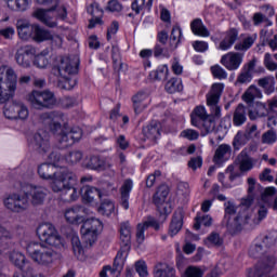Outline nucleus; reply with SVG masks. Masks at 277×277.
Returning a JSON list of instances; mask_svg holds the SVG:
<instances>
[{
    "mask_svg": "<svg viewBox=\"0 0 277 277\" xmlns=\"http://www.w3.org/2000/svg\"><path fill=\"white\" fill-rule=\"evenodd\" d=\"M224 88V83L214 82L206 94V103L210 114L207 113V108L202 105L196 106L190 114V124L199 129L201 135L213 133L215 131V118H222L220 100L222 98Z\"/></svg>",
    "mask_w": 277,
    "mask_h": 277,
    "instance_id": "f257e3e1",
    "label": "nucleus"
},
{
    "mask_svg": "<svg viewBox=\"0 0 277 277\" xmlns=\"http://www.w3.org/2000/svg\"><path fill=\"white\" fill-rule=\"evenodd\" d=\"M52 166L49 163H43L38 168V174L41 179H51V189L61 194L62 200L64 202H75L79 198V190L77 189V174L67 168H62L56 171L53 176L49 170Z\"/></svg>",
    "mask_w": 277,
    "mask_h": 277,
    "instance_id": "f03ea898",
    "label": "nucleus"
},
{
    "mask_svg": "<svg viewBox=\"0 0 277 277\" xmlns=\"http://www.w3.org/2000/svg\"><path fill=\"white\" fill-rule=\"evenodd\" d=\"M79 70V61L77 58L63 57L57 68L53 69V72H57L58 88L63 90H72L77 85V79L70 77V75H77Z\"/></svg>",
    "mask_w": 277,
    "mask_h": 277,
    "instance_id": "7ed1b4c3",
    "label": "nucleus"
},
{
    "mask_svg": "<svg viewBox=\"0 0 277 277\" xmlns=\"http://www.w3.org/2000/svg\"><path fill=\"white\" fill-rule=\"evenodd\" d=\"M18 78L13 68L5 65L0 67V105H8L16 94Z\"/></svg>",
    "mask_w": 277,
    "mask_h": 277,
    "instance_id": "20e7f679",
    "label": "nucleus"
},
{
    "mask_svg": "<svg viewBox=\"0 0 277 277\" xmlns=\"http://www.w3.org/2000/svg\"><path fill=\"white\" fill-rule=\"evenodd\" d=\"M22 192L24 196L12 194L4 199V207L13 211V213H22L29 207V196H31L32 200H36V186L24 183L22 184Z\"/></svg>",
    "mask_w": 277,
    "mask_h": 277,
    "instance_id": "39448f33",
    "label": "nucleus"
},
{
    "mask_svg": "<svg viewBox=\"0 0 277 277\" xmlns=\"http://www.w3.org/2000/svg\"><path fill=\"white\" fill-rule=\"evenodd\" d=\"M44 3H48L52 5L50 9H38L36 11V18L43 23V25H47V27H57V21H55V13L56 12V18H60L61 21H66L68 17V11L66 10V6H58L60 0H44Z\"/></svg>",
    "mask_w": 277,
    "mask_h": 277,
    "instance_id": "423d86ee",
    "label": "nucleus"
},
{
    "mask_svg": "<svg viewBox=\"0 0 277 277\" xmlns=\"http://www.w3.org/2000/svg\"><path fill=\"white\" fill-rule=\"evenodd\" d=\"M101 230H103V222H101V220L91 217L83 221L80 229L82 241H84L87 246H94L98 239V233H101Z\"/></svg>",
    "mask_w": 277,
    "mask_h": 277,
    "instance_id": "0eeeda50",
    "label": "nucleus"
},
{
    "mask_svg": "<svg viewBox=\"0 0 277 277\" xmlns=\"http://www.w3.org/2000/svg\"><path fill=\"white\" fill-rule=\"evenodd\" d=\"M37 235L42 241V243H47L48 246H62V237L57 234V229L51 223H43L38 226Z\"/></svg>",
    "mask_w": 277,
    "mask_h": 277,
    "instance_id": "6e6552de",
    "label": "nucleus"
},
{
    "mask_svg": "<svg viewBox=\"0 0 277 277\" xmlns=\"http://www.w3.org/2000/svg\"><path fill=\"white\" fill-rule=\"evenodd\" d=\"M239 206L236 208L233 202L228 201L225 203V220H227V226L229 228H235L236 230H241V226H246L247 224H250V217L252 215V212L249 213L248 222L241 223V220L239 219L240 215Z\"/></svg>",
    "mask_w": 277,
    "mask_h": 277,
    "instance_id": "1a4fd4ad",
    "label": "nucleus"
},
{
    "mask_svg": "<svg viewBox=\"0 0 277 277\" xmlns=\"http://www.w3.org/2000/svg\"><path fill=\"white\" fill-rule=\"evenodd\" d=\"M3 114L8 120H27V118H29V109L21 102L5 104Z\"/></svg>",
    "mask_w": 277,
    "mask_h": 277,
    "instance_id": "9d476101",
    "label": "nucleus"
},
{
    "mask_svg": "<svg viewBox=\"0 0 277 277\" xmlns=\"http://www.w3.org/2000/svg\"><path fill=\"white\" fill-rule=\"evenodd\" d=\"M62 120H64V115L60 111L44 113L40 116V121L54 135H57L58 131L62 130Z\"/></svg>",
    "mask_w": 277,
    "mask_h": 277,
    "instance_id": "9b49d317",
    "label": "nucleus"
},
{
    "mask_svg": "<svg viewBox=\"0 0 277 277\" xmlns=\"http://www.w3.org/2000/svg\"><path fill=\"white\" fill-rule=\"evenodd\" d=\"M17 36L24 42H36V24H30L29 19H17Z\"/></svg>",
    "mask_w": 277,
    "mask_h": 277,
    "instance_id": "f8f14e48",
    "label": "nucleus"
},
{
    "mask_svg": "<svg viewBox=\"0 0 277 277\" xmlns=\"http://www.w3.org/2000/svg\"><path fill=\"white\" fill-rule=\"evenodd\" d=\"M15 60L23 68H29L31 64L36 66V48L31 45H25L17 50Z\"/></svg>",
    "mask_w": 277,
    "mask_h": 277,
    "instance_id": "ddd939ff",
    "label": "nucleus"
},
{
    "mask_svg": "<svg viewBox=\"0 0 277 277\" xmlns=\"http://www.w3.org/2000/svg\"><path fill=\"white\" fill-rule=\"evenodd\" d=\"M256 187V185H251L248 187V196L246 198L241 199V202L239 205V211L240 214L238 216V220H240V222L242 224H246V222H248V220H250V213H251V208L252 203L254 202V188Z\"/></svg>",
    "mask_w": 277,
    "mask_h": 277,
    "instance_id": "4468645a",
    "label": "nucleus"
},
{
    "mask_svg": "<svg viewBox=\"0 0 277 277\" xmlns=\"http://www.w3.org/2000/svg\"><path fill=\"white\" fill-rule=\"evenodd\" d=\"M243 52H227L221 57L220 63L226 70L235 71L241 68V64H243Z\"/></svg>",
    "mask_w": 277,
    "mask_h": 277,
    "instance_id": "2eb2a0df",
    "label": "nucleus"
},
{
    "mask_svg": "<svg viewBox=\"0 0 277 277\" xmlns=\"http://www.w3.org/2000/svg\"><path fill=\"white\" fill-rule=\"evenodd\" d=\"M168 194H170L168 186L161 185L153 197L154 205H156L161 215H168L171 211L170 208H168V203H166Z\"/></svg>",
    "mask_w": 277,
    "mask_h": 277,
    "instance_id": "dca6fc26",
    "label": "nucleus"
},
{
    "mask_svg": "<svg viewBox=\"0 0 277 277\" xmlns=\"http://www.w3.org/2000/svg\"><path fill=\"white\" fill-rule=\"evenodd\" d=\"M64 217L67 224H83V222H85V208L81 206H74L71 208H67L64 211Z\"/></svg>",
    "mask_w": 277,
    "mask_h": 277,
    "instance_id": "f3484780",
    "label": "nucleus"
},
{
    "mask_svg": "<svg viewBox=\"0 0 277 277\" xmlns=\"http://www.w3.org/2000/svg\"><path fill=\"white\" fill-rule=\"evenodd\" d=\"M37 109H53L57 105L55 94L49 90L36 93Z\"/></svg>",
    "mask_w": 277,
    "mask_h": 277,
    "instance_id": "a211bd4d",
    "label": "nucleus"
},
{
    "mask_svg": "<svg viewBox=\"0 0 277 277\" xmlns=\"http://www.w3.org/2000/svg\"><path fill=\"white\" fill-rule=\"evenodd\" d=\"M239 40V30L230 28L221 35V41L219 42V51H230L233 45Z\"/></svg>",
    "mask_w": 277,
    "mask_h": 277,
    "instance_id": "6ab92c4d",
    "label": "nucleus"
},
{
    "mask_svg": "<svg viewBox=\"0 0 277 277\" xmlns=\"http://www.w3.org/2000/svg\"><path fill=\"white\" fill-rule=\"evenodd\" d=\"M160 224L159 222H157V220H155L154 217H148L147 221L140 223L136 227V241L137 243H144V239H146V237L144 236V233L146 230H148V228H155V230H159L160 228Z\"/></svg>",
    "mask_w": 277,
    "mask_h": 277,
    "instance_id": "aec40b11",
    "label": "nucleus"
},
{
    "mask_svg": "<svg viewBox=\"0 0 277 277\" xmlns=\"http://www.w3.org/2000/svg\"><path fill=\"white\" fill-rule=\"evenodd\" d=\"M256 34L248 35L242 34L240 35V40L235 44L234 49L235 51H238L239 53H246V51H250L254 43L256 42Z\"/></svg>",
    "mask_w": 277,
    "mask_h": 277,
    "instance_id": "412c9836",
    "label": "nucleus"
},
{
    "mask_svg": "<svg viewBox=\"0 0 277 277\" xmlns=\"http://www.w3.org/2000/svg\"><path fill=\"white\" fill-rule=\"evenodd\" d=\"M132 103L134 113L142 114L150 105V97L146 92H138L132 96Z\"/></svg>",
    "mask_w": 277,
    "mask_h": 277,
    "instance_id": "4be33fe9",
    "label": "nucleus"
},
{
    "mask_svg": "<svg viewBox=\"0 0 277 277\" xmlns=\"http://www.w3.org/2000/svg\"><path fill=\"white\" fill-rule=\"evenodd\" d=\"M143 135L146 140L155 142L161 137V123L159 121H151L143 128Z\"/></svg>",
    "mask_w": 277,
    "mask_h": 277,
    "instance_id": "5701e85b",
    "label": "nucleus"
},
{
    "mask_svg": "<svg viewBox=\"0 0 277 277\" xmlns=\"http://www.w3.org/2000/svg\"><path fill=\"white\" fill-rule=\"evenodd\" d=\"M87 12L88 14H91V16H93V18L90 19L89 29H94L96 25H103V19H101V16H103V10L98 8V4L96 2L91 3L87 8Z\"/></svg>",
    "mask_w": 277,
    "mask_h": 277,
    "instance_id": "b1692460",
    "label": "nucleus"
},
{
    "mask_svg": "<svg viewBox=\"0 0 277 277\" xmlns=\"http://www.w3.org/2000/svg\"><path fill=\"white\" fill-rule=\"evenodd\" d=\"M113 163L110 158H101L98 156H93L90 159L89 168L91 170H98V172H105V170H110Z\"/></svg>",
    "mask_w": 277,
    "mask_h": 277,
    "instance_id": "393cba45",
    "label": "nucleus"
},
{
    "mask_svg": "<svg viewBox=\"0 0 277 277\" xmlns=\"http://www.w3.org/2000/svg\"><path fill=\"white\" fill-rule=\"evenodd\" d=\"M133 189V181L128 179L120 188V205L127 211L129 210V198Z\"/></svg>",
    "mask_w": 277,
    "mask_h": 277,
    "instance_id": "a878e982",
    "label": "nucleus"
},
{
    "mask_svg": "<svg viewBox=\"0 0 277 277\" xmlns=\"http://www.w3.org/2000/svg\"><path fill=\"white\" fill-rule=\"evenodd\" d=\"M153 274L154 277H176V269L166 263H158L155 265Z\"/></svg>",
    "mask_w": 277,
    "mask_h": 277,
    "instance_id": "bb28decb",
    "label": "nucleus"
},
{
    "mask_svg": "<svg viewBox=\"0 0 277 277\" xmlns=\"http://www.w3.org/2000/svg\"><path fill=\"white\" fill-rule=\"evenodd\" d=\"M119 233L122 248L129 250L131 248V224L129 222L121 223Z\"/></svg>",
    "mask_w": 277,
    "mask_h": 277,
    "instance_id": "cd10ccee",
    "label": "nucleus"
},
{
    "mask_svg": "<svg viewBox=\"0 0 277 277\" xmlns=\"http://www.w3.org/2000/svg\"><path fill=\"white\" fill-rule=\"evenodd\" d=\"M190 29L195 36H199L200 38H209L211 36V32H209V29L200 18H195L190 23Z\"/></svg>",
    "mask_w": 277,
    "mask_h": 277,
    "instance_id": "c85d7f7f",
    "label": "nucleus"
},
{
    "mask_svg": "<svg viewBox=\"0 0 277 277\" xmlns=\"http://www.w3.org/2000/svg\"><path fill=\"white\" fill-rule=\"evenodd\" d=\"M247 114L248 108L242 104H239L233 115L234 127H241L242 124H246V120H248Z\"/></svg>",
    "mask_w": 277,
    "mask_h": 277,
    "instance_id": "c756f323",
    "label": "nucleus"
},
{
    "mask_svg": "<svg viewBox=\"0 0 277 277\" xmlns=\"http://www.w3.org/2000/svg\"><path fill=\"white\" fill-rule=\"evenodd\" d=\"M182 228H183V213L179 211L173 214L171 224L169 226L170 237H174L175 235H179Z\"/></svg>",
    "mask_w": 277,
    "mask_h": 277,
    "instance_id": "7c9ffc66",
    "label": "nucleus"
},
{
    "mask_svg": "<svg viewBox=\"0 0 277 277\" xmlns=\"http://www.w3.org/2000/svg\"><path fill=\"white\" fill-rule=\"evenodd\" d=\"M258 85L262 88L264 94H274L276 90V80L274 79L273 76H266L258 80Z\"/></svg>",
    "mask_w": 277,
    "mask_h": 277,
    "instance_id": "2f4dec72",
    "label": "nucleus"
},
{
    "mask_svg": "<svg viewBox=\"0 0 277 277\" xmlns=\"http://www.w3.org/2000/svg\"><path fill=\"white\" fill-rule=\"evenodd\" d=\"M256 98H263V92L256 85L251 84L242 95L245 103H254Z\"/></svg>",
    "mask_w": 277,
    "mask_h": 277,
    "instance_id": "473e14b6",
    "label": "nucleus"
},
{
    "mask_svg": "<svg viewBox=\"0 0 277 277\" xmlns=\"http://www.w3.org/2000/svg\"><path fill=\"white\" fill-rule=\"evenodd\" d=\"M82 200L83 202L90 203L94 202V198H103L101 190L93 186H84L82 189Z\"/></svg>",
    "mask_w": 277,
    "mask_h": 277,
    "instance_id": "72a5a7b5",
    "label": "nucleus"
},
{
    "mask_svg": "<svg viewBox=\"0 0 277 277\" xmlns=\"http://www.w3.org/2000/svg\"><path fill=\"white\" fill-rule=\"evenodd\" d=\"M81 135V128H72L68 132H62L58 140L60 142H70L69 144H75V142H79Z\"/></svg>",
    "mask_w": 277,
    "mask_h": 277,
    "instance_id": "f704fd0d",
    "label": "nucleus"
},
{
    "mask_svg": "<svg viewBox=\"0 0 277 277\" xmlns=\"http://www.w3.org/2000/svg\"><path fill=\"white\" fill-rule=\"evenodd\" d=\"M238 161L240 172H250L254 168V161L246 151H241L238 155Z\"/></svg>",
    "mask_w": 277,
    "mask_h": 277,
    "instance_id": "c9c22d12",
    "label": "nucleus"
},
{
    "mask_svg": "<svg viewBox=\"0 0 277 277\" xmlns=\"http://www.w3.org/2000/svg\"><path fill=\"white\" fill-rule=\"evenodd\" d=\"M183 38V30L181 27L173 26L170 38H169V47L171 51H176L179 44L181 43V39Z\"/></svg>",
    "mask_w": 277,
    "mask_h": 277,
    "instance_id": "e433bc0d",
    "label": "nucleus"
},
{
    "mask_svg": "<svg viewBox=\"0 0 277 277\" xmlns=\"http://www.w3.org/2000/svg\"><path fill=\"white\" fill-rule=\"evenodd\" d=\"M36 261L39 265H49L53 263V250L43 249L42 251H37Z\"/></svg>",
    "mask_w": 277,
    "mask_h": 277,
    "instance_id": "4c0bfd02",
    "label": "nucleus"
},
{
    "mask_svg": "<svg viewBox=\"0 0 277 277\" xmlns=\"http://www.w3.org/2000/svg\"><path fill=\"white\" fill-rule=\"evenodd\" d=\"M115 211L116 205L109 199H105L97 208V213L106 217H109V215H111V213H114Z\"/></svg>",
    "mask_w": 277,
    "mask_h": 277,
    "instance_id": "58836bf2",
    "label": "nucleus"
},
{
    "mask_svg": "<svg viewBox=\"0 0 277 277\" xmlns=\"http://www.w3.org/2000/svg\"><path fill=\"white\" fill-rule=\"evenodd\" d=\"M164 88L169 94H175V92H183V80L181 78H171L166 83Z\"/></svg>",
    "mask_w": 277,
    "mask_h": 277,
    "instance_id": "ea45409f",
    "label": "nucleus"
},
{
    "mask_svg": "<svg viewBox=\"0 0 277 277\" xmlns=\"http://www.w3.org/2000/svg\"><path fill=\"white\" fill-rule=\"evenodd\" d=\"M169 74L170 69L168 68V65H160L156 70L149 74V77L156 81H166Z\"/></svg>",
    "mask_w": 277,
    "mask_h": 277,
    "instance_id": "a19ab883",
    "label": "nucleus"
},
{
    "mask_svg": "<svg viewBox=\"0 0 277 277\" xmlns=\"http://www.w3.org/2000/svg\"><path fill=\"white\" fill-rule=\"evenodd\" d=\"M211 224H213V219L211 217V215L198 213L195 217L194 228L195 230H200L201 226L209 227L211 226Z\"/></svg>",
    "mask_w": 277,
    "mask_h": 277,
    "instance_id": "79ce46f5",
    "label": "nucleus"
},
{
    "mask_svg": "<svg viewBox=\"0 0 277 277\" xmlns=\"http://www.w3.org/2000/svg\"><path fill=\"white\" fill-rule=\"evenodd\" d=\"M230 153H232L230 145H228V144H222V145H220V146L216 148L215 154H214V157H213L214 163H216V164L222 163V161H223V159H224V156H225V155H230Z\"/></svg>",
    "mask_w": 277,
    "mask_h": 277,
    "instance_id": "37998d69",
    "label": "nucleus"
},
{
    "mask_svg": "<svg viewBox=\"0 0 277 277\" xmlns=\"http://www.w3.org/2000/svg\"><path fill=\"white\" fill-rule=\"evenodd\" d=\"M11 263L15 265L18 269H23L27 263L25 255L18 251H12L9 256Z\"/></svg>",
    "mask_w": 277,
    "mask_h": 277,
    "instance_id": "c03bdc74",
    "label": "nucleus"
},
{
    "mask_svg": "<svg viewBox=\"0 0 277 277\" xmlns=\"http://www.w3.org/2000/svg\"><path fill=\"white\" fill-rule=\"evenodd\" d=\"M155 0H134L131 4V8L135 14H141L144 11V8H147L148 11L153 8V3Z\"/></svg>",
    "mask_w": 277,
    "mask_h": 277,
    "instance_id": "a18cd8bd",
    "label": "nucleus"
},
{
    "mask_svg": "<svg viewBox=\"0 0 277 277\" xmlns=\"http://www.w3.org/2000/svg\"><path fill=\"white\" fill-rule=\"evenodd\" d=\"M256 209H258V219H252V210H251L250 221L249 223H247V224H250V226H252V224H259L260 222H262V220H265V217H267V207L260 203L256 206Z\"/></svg>",
    "mask_w": 277,
    "mask_h": 277,
    "instance_id": "49530a36",
    "label": "nucleus"
},
{
    "mask_svg": "<svg viewBox=\"0 0 277 277\" xmlns=\"http://www.w3.org/2000/svg\"><path fill=\"white\" fill-rule=\"evenodd\" d=\"M174 50H171L170 45L167 48L161 47V44H156L153 50V54L155 57H171Z\"/></svg>",
    "mask_w": 277,
    "mask_h": 277,
    "instance_id": "de8ad7c7",
    "label": "nucleus"
},
{
    "mask_svg": "<svg viewBox=\"0 0 277 277\" xmlns=\"http://www.w3.org/2000/svg\"><path fill=\"white\" fill-rule=\"evenodd\" d=\"M211 75L214 79H219V81H224V79H228V72L224 67L220 65H214L210 68Z\"/></svg>",
    "mask_w": 277,
    "mask_h": 277,
    "instance_id": "09e8293b",
    "label": "nucleus"
},
{
    "mask_svg": "<svg viewBox=\"0 0 277 277\" xmlns=\"http://www.w3.org/2000/svg\"><path fill=\"white\" fill-rule=\"evenodd\" d=\"M71 246L75 256L79 261H83V247L81 246V240L77 236L71 238Z\"/></svg>",
    "mask_w": 277,
    "mask_h": 277,
    "instance_id": "8fccbe9b",
    "label": "nucleus"
},
{
    "mask_svg": "<svg viewBox=\"0 0 277 277\" xmlns=\"http://www.w3.org/2000/svg\"><path fill=\"white\" fill-rule=\"evenodd\" d=\"M205 276V269L200 266H188L182 277H203Z\"/></svg>",
    "mask_w": 277,
    "mask_h": 277,
    "instance_id": "3c124183",
    "label": "nucleus"
},
{
    "mask_svg": "<svg viewBox=\"0 0 277 277\" xmlns=\"http://www.w3.org/2000/svg\"><path fill=\"white\" fill-rule=\"evenodd\" d=\"M258 62L259 61L256 58H252L243 65L242 69L247 70L251 75H254V72H265V68L256 65Z\"/></svg>",
    "mask_w": 277,
    "mask_h": 277,
    "instance_id": "603ef678",
    "label": "nucleus"
},
{
    "mask_svg": "<svg viewBox=\"0 0 277 277\" xmlns=\"http://www.w3.org/2000/svg\"><path fill=\"white\" fill-rule=\"evenodd\" d=\"M223 240L220 238V234L217 233H212L205 239V246L208 248H213V247H220L222 246Z\"/></svg>",
    "mask_w": 277,
    "mask_h": 277,
    "instance_id": "864d4df0",
    "label": "nucleus"
},
{
    "mask_svg": "<svg viewBox=\"0 0 277 277\" xmlns=\"http://www.w3.org/2000/svg\"><path fill=\"white\" fill-rule=\"evenodd\" d=\"M246 140H254L261 137V132L256 124H248L245 131Z\"/></svg>",
    "mask_w": 277,
    "mask_h": 277,
    "instance_id": "5fc2aeb1",
    "label": "nucleus"
},
{
    "mask_svg": "<svg viewBox=\"0 0 277 277\" xmlns=\"http://www.w3.org/2000/svg\"><path fill=\"white\" fill-rule=\"evenodd\" d=\"M9 9L15 12H25L29 8V0H13Z\"/></svg>",
    "mask_w": 277,
    "mask_h": 277,
    "instance_id": "6e6d98bb",
    "label": "nucleus"
},
{
    "mask_svg": "<svg viewBox=\"0 0 277 277\" xmlns=\"http://www.w3.org/2000/svg\"><path fill=\"white\" fill-rule=\"evenodd\" d=\"M180 136H182L184 140H188V142H196V140L200 137V132L194 129H185L181 132Z\"/></svg>",
    "mask_w": 277,
    "mask_h": 277,
    "instance_id": "4d7b16f0",
    "label": "nucleus"
},
{
    "mask_svg": "<svg viewBox=\"0 0 277 277\" xmlns=\"http://www.w3.org/2000/svg\"><path fill=\"white\" fill-rule=\"evenodd\" d=\"M81 159H83V154L79 150L71 151L65 157V161L67 163H70L71 166H75V163H79Z\"/></svg>",
    "mask_w": 277,
    "mask_h": 277,
    "instance_id": "13d9d810",
    "label": "nucleus"
},
{
    "mask_svg": "<svg viewBox=\"0 0 277 277\" xmlns=\"http://www.w3.org/2000/svg\"><path fill=\"white\" fill-rule=\"evenodd\" d=\"M51 40V32L49 30L36 27V42H44Z\"/></svg>",
    "mask_w": 277,
    "mask_h": 277,
    "instance_id": "bf43d9fd",
    "label": "nucleus"
},
{
    "mask_svg": "<svg viewBox=\"0 0 277 277\" xmlns=\"http://www.w3.org/2000/svg\"><path fill=\"white\" fill-rule=\"evenodd\" d=\"M277 134L274 130H268L262 135V143L263 144H276Z\"/></svg>",
    "mask_w": 277,
    "mask_h": 277,
    "instance_id": "052dcab7",
    "label": "nucleus"
},
{
    "mask_svg": "<svg viewBox=\"0 0 277 277\" xmlns=\"http://www.w3.org/2000/svg\"><path fill=\"white\" fill-rule=\"evenodd\" d=\"M10 239H12L10 232L3 227H0V248H5Z\"/></svg>",
    "mask_w": 277,
    "mask_h": 277,
    "instance_id": "680f3d73",
    "label": "nucleus"
},
{
    "mask_svg": "<svg viewBox=\"0 0 277 277\" xmlns=\"http://www.w3.org/2000/svg\"><path fill=\"white\" fill-rule=\"evenodd\" d=\"M135 271L138 273V276H141V277L148 276V266L146 265V262H144V261H137L135 263Z\"/></svg>",
    "mask_w": 277,
    "mask_h": 277,
    "instance_id": "e2e57ef3",
    "label": "nucleus"
},
{
    "mask_svg": "<svg viewBox=\"0 0 277 277\" xmlns=\"http://www.w3.org/2000/svg\"><path fill=\"white\" fill-rule=\"evenodd\" d=\"M192 47L195 51H197V53H205L207 51H209V43L206 41H194L192 43Z\"/></svg>",
    "mask_w": 277,
    "mask_h": 277,
    "instance_id": "0e129e2a",
    "label": "nucleus"
},
{
    "mask_svg": "<svg viewBox=\"0 0 277 277\" xmlns=\"http://www.w3.org/2000/svg\"><path fill=\"white\" fill-rule=\"evenodd\" d=\"M250 81H252V74L242 68L237 77V83H250Z\"/></svg>",
    "mask_w": 277,
    "mask_h": 277,
    "instance_id": "69168bd1",
    "label": "nucleus"
},
{
    "mask_svg": "<svg viewBox=\"0 0 277 277\" xmlns=\"http://www.w3.org/2000/svg\"><path fill=\"white\" fill-rule=\"evenodd\" d=\"M14 34H16V30L11 26L0 29V36L4 38V40H12L14 38Z\"/></svg>",
    "mask_w": 277,
    "mask_h": 277,
    "instance_id": "338daca9",
    "label": "nucleus"
},
{
    "mask_svg": "<svg viewBox=\"0 0 277 277\" xmlns=\"http://www.w3.org/2000/svg\"><path fill=\"white\" fill-rule=\"evenodd\" d=\"M276 192L277 189L274 186L266 187L262 193L263 202H269V198H272V196H275Z\"/></svg>",
    "mask_w": 277,
    "mask_h": 277,
    "instance_id": "774afa93",
    "label": "nucleus"
}]
</instances>
